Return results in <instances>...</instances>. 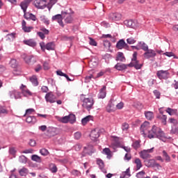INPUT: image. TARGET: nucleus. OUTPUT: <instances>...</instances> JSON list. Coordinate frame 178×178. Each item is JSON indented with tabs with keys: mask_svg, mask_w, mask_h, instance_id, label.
<instances>
[{
	"mask_svg": "<svg viewBox=\"0 0 178 178\" xmlns=\"http://www.w3.org/2000/svg\"><path fill=\"white\" fill-rule=\"evenodd\" d=\"M135 163L136 164L137 170H140V169L143 168V164L141 163V160L140 159H136Z\"/></svg>",
	"mask_w": 178,
	"mask_h": 178,
	"instance_id": "obj_40",
	"label": "nucleus"
},
{
	"mask_svg": "<svg viewBox=\"0 0 178 178\" xmlns=\"http://www.w3.org/2000/svg\"><path fill=\"white\" fill-rule=\"evenodd\" d=\"M84 152H85V154H88V155H90V154H92V152H94V151L92 149V146L88 145V147H85Z\"/></svg>",
	"mask_w": 178,
	"mask_h": 178,
	"instance_id": "obj_35",
	"label": "nucleus"
},
{
	"mask_svg": "<svg viewBox=\"0 0 178 178\" xmlns=\"http://www.w3.org/2000/svg\"><path fill=\"white\" fill-rule=\"evenodd\" d=\"M20 176H27L29 174V170L26 168H22L19 170Z\"/></svg>",
	"mask_w": 178,
	"mask_h": 178,
	"instance_id": "obj_38",
	"label": "nucleus"
},
{
	"mask_svg": "<svg viewBox=\"0 0 178 178\" xmlns=\"http://www.w3.org/2000/svg\"><path fill=\"white\" fill-rule=\"evenodd\" d=\"M2 115H8V110L3 107L0 106V116H2Z\"/></svg>",
	"mask_w": 178,
	"mask_h": 178,
	"instance_id": "obj_56",
	"label": "nucleus"
},
{
	"mask_svg": "<svg viewBox=\"0 0 178 178\" xmlns=\"http://www.w3.org/2000/svg\"><path fill=\"white\" fill-rule=\"evenodd\" d=\"M140 49H143V51H148V44H145L144 42H138Z\"/></svg>",
	"mask_w": 178,
	"mask_h": 178,
	"instance_id": "obj_31",
	"label": "nucleus"
},
{
	"mask_svg": "<svg viewBox=\"0 0 178 178\" xmlns=\"http://www.w3.org/2000/svg\"><path fill=\"white\" fill-rule=\"evenodd\" d=\"M97 164L99 165V167L100 168V169H104L105 166L104 164V161L102 159H97Z\"/></svg>",
	"mask_w": 178,
	"mask_h": 178,
	"instance_id": "obj_51",
	"label": "nucleus"
},
{
	"mask_svg": "<svg viewBox=\"0 0 178 178\" xmlns=\"http://www.w3.org/2000/svg\"><path fill=\"white\" fill-rule=\"evenodd\" d=\"M149 128V122L145 121L140 126V131L142 134H145V130H148Z\"/></svg>",
	"mask_w": 178,
	"mask_h": 178,
	"instance_id": "obj_19",
	"label": "nucleus"
},
{
	"mask_svg": "<svg viewBox=\"0 0 178 178\" xmlns=\"http://www.w3.org/2000/svg\"><path fill=\"white\" fill-rule=\"evenodd\" d=\"M154 152V147L148 149H144L140 152V156L142 159H148L151 158V153Z\"/></svg>",
	"mask_w": 178,
	"mask_h": 178,
	"instance_id": "obj_7",
	"label": "nucleus"
},
{
	"mask_svg": "<svg viewBox=\"0 0 178 178\" xmlns=\"http://www.w3.org/2000/svg\"><path fill=\"white\" fill-rule=\"evenodd\" d=\"M135 67L136 70H138L139 69H141L143 67V65L140 64L138 60H137V52L134 51L133 54V58L131 59V63H130L128 65L126 64H121V63H117L115 65V68L117 70H125V69H127V67Z\"/></svg>",
	"mask_w": 178,
	"mask_h": 178,
	"instance_id": "obj_1",
	"label": "nucleus"
},
{
	"mask_svg": "<svg viewBox=\"0 0 178 178\" xmlns=\"http://www.w3.org/2000/svg\"><path fill=\"white\" fill-rule=\"evenodd\" d=\"M116 48L118 49H129V44L123 39H121L117 42Z\"/></svg>",
	"mask_w": 178,
	"mask_h": 178,
	"instance_id": "obj_12",
	"label": "nucleus"
},
{
	"mask_svg": "<svg viewBox=\"0 0 178 178\" xmlns=\"http://www.w3.org/2000/svg\"><path fill=\"white\" fill-rule=\"evenodd\" d=\"M124 24L127 26V27H129L130 29H135L136 22L131 19H127L124 22Z\"/></svg>",
	"mask_w": 178,
	"mask_h": 178,
	"instance_id": "obj_22",
	"label": "nucleus"
},
{
	"mask_svg": "<svg viewBox=\"0 0 178 178\" xmlns=\"http://www.w3.org/2000/svg\"><path fill=\"white\" fill-rule=\"evenodd\" d=\"M104 154L107 156L108 159H111L112 158V152L109 148H104L103 149Z\"/></svg>",
	"mask_w": 178,
	"mask_h": 178,
	"instance_id": "obj_33",
	"label": "nucleus"
},
{
	"mask_svg": "<svg viewBox=\"0 0 178 178\" xmlns=\"http://www.w3.org/2000/svg\"><path fill=\"white\" fill-rule=\"evenodd\" d=\"M46 49L47 51H54L55 49V43L54 42H49L46 44Z\"/></svg>",
	"mask_w": 178,
	"mask_h": 178,
	"instance_id": "obj_36",
	"label": "nucleus"
},
{
	"mask_svg": "<svg viewBox=\"0 0 178 178\" xmlns=\"http://www.w3.org/2000/svg\"><path fill=\"white\" fill-rule=\"evenodd\" d=\"M104 46L105 48H111V42L109 40H106L104 41Z\"/></svg>",
	"mask_w": 178,
	"mask_h": 178,
	"instance_id": "obj_60",
	"label": "nucleus"
},
{
	"mask_svg": "<svg viewBox=\"0 0 178 178\" xmlns=\"http://www.w3.org/2000/svg\"><path fill=\"white\" fill-rule=\"evenodd\" d=\"M26 122L29 124H35V123H37V118H35L34 116H27Z\"/></svg>",
	"mask_w": 178,
	"mask_h": 178,
	"instance_id": "obj_25",
	"label": "nucleus"
},
{
	"mask_svg": "<svg viewBox=\"0 0 178 178\" xmlns=\"http://www.w3.org/2000/svg\"><path fill=\"white\" fill-rule=\"evenodd\" d=\"M106 97V86H103L98 94V98L104 99Z\"/></svg>",
	"mask_w": 178,
	"mask_h": 178,
	"instance_id": "obj_21",
	"label": "nucleus"
},
{
	"mask_svg": "<svg viewBox=\"0 0 178 178\" xmlns=\"http://www.w3.org/2000/svg\"><path fill=\"white\" fill-rule=\"evenodd\" d=\"M116 60H119L120 62H124L126 60V58H124V55L122 52L118 53Z\"/></svg>",
	"mask_w": 178,
	"mask_h": 178,
	"instance_id": "obj_30",
	"label": "nucleus"
},
{
	"mask_svg": "<svg viewBox=\"0 0 178 178\" xmlns=\"http://www.w3.org/2000/svg\"><path fill=\"white\" fill-rule=\"evenodd\" d=\"M108 19L112 22H119V20H122V14L119 13H110L108 16Z\"/></svg>",
	"mask_w": 178,
	"mask_h": 178,
	"instance_id": "obj_10",
	"label": "nucleus"
},
{
	"mask_svg": "<svg viewBox=\"0 0 178 178\" xmlns=\"http://www.w3.org/2000/svg\"><path fill=\"white\" fill-rule=\"evenodd\" d=\"M9 154L10 155H13V156L15 158V156H16V149H15V147H10L9 149Z\"/></svg>",
	"mask_w": 178,
	"mask_h": 178,
	"instance_id": "obj_57",
	"label": "nucleus"
},
{
	"mask_svg": "<svg viewBox=\"0 0 178 178\" xmlns=\"http://www.w3.org/2000/svg\"><path fill=\"white\" fill-rule=\"evenodd\" d=\"M30 81L31 83H32L33 86H34L35 87H37V86H38V79H37V76H32L30 78Z\"/></svg>",
	"mask_w": 178,
	"mask_h": 178,
	"instance_id": "obj_34",
	"label": "nucleus"
},
{
	"mask_svg": "<svg viewBox=\"0 0 178 178\" xmlns=\"http://www.w3.org/2000/svg\"><path fill=\"white\" fill-rule=\"evenodd\" d=\"M29 3L26 1V0H24V1H22L20 4V6L24 14L26 13V11L27 10V8H29Z\"/></svg>",
	"mask_w": 178,
	"mask_h": 178,
	"instance_id": "obj_28",
	"label": "nucleus"
},
{
	"mask_svg": "<svg viewBox=\"0 0 178 178\" xmlns=\"http://www.w3.org/2000/svg\"><path fill=\"white\" fill-rule=\"evenodd\" d=\"M68 122L71 123V124H73V123L76 122V115H74V114H70L68 115Z\"/></svg>",
	"mask_w": 178,
	"mask_h": 178,
	"instance_id": "obj_41",
	"label": "nucleus"
},
{
	"mask_svg": "<svg viewBox=\"0 0 178 178\" xmlns=\"http://www.w3.org/2000/svg\"><path fill=\"white\" fill-rule=\"evenodd\" d=\"M15 35H16V33H8L6 36V41H13V40H15Z\"/></svg>",
	"mask_w": 178,
	"mask_h": 178,
	"instance_id": "obj_37",
	"label": "nucleus"
},
{
	"mask_svg": "<svg viewBox=\"0 0 178 178\" xmlns=\"http://www.w3.org/2000/svg\"><path fill=\"white\" fill-rule=\"evenodd\" d=\"M131 177V174L130 173V168H127L126 171H123L120 174V178H129Z\"/></svg>",
	"mask_w": 178,
	"mask_h": 178,
	"instance_id": "obj_24",
	"label": "nucleus"
},
{
	"mask_svg": "<svg viewBox=\"0 0 178 178\" xmlns=\"http://www.w3.org/2000/svg\"><path fill=\"white\" fill-rule=\"evenodd\" d=\"M145 116L147 120L154 119V113L152 111H145Z\"/></svg>",
	"mask_w": 178,
	"mask_h": 178,
	"instance_id": "obj_29",
	"label": "nucleus"
},
{
	"mask_svg": "<svg viewBox=\"0 0 178 178\" xmlns=\"http://www.w3.org/2000/svg\"><path fill=\"white\" fill-rule=\"evenodd\" d=\"M104 133H105L104 128L96 127L91 130L92 134H104Z\"/></svg>",
	"mask_w": 178,
	"mask_h": 178,
	"instance_id": "obj_23",
	"label": "nucleus"
},
{
	"mask_svg": "<svg viewBox=\"0 0 178 178\" xmlns=\"http://www.w3.org/2000/svg\"><path fill=\"white\" fill-rule=\"evenodd\" d=\"M163 156H164V158H165V161L167 162H170V156H169V155L168 154V152H166V151H165V150L163 151Z\"/></svg>",
	"mask_w": 178,
	"mask_h": 178,
	"instance_id": "obj_53",
	"label": "nucleus"
},
{
	"mask_svg": "<svg viewBox=\"0 0 178 178\" xmlns=\"http://www.w3.org/2000/svg\"><path fill=\"white\" fill-rule=\"evenodd\" d=\"M81 99L83 102V108H85L87 111H91V109H92V106L94 105V99H92V98H86L84 97V95H81Z\"/></svg>",
	"mask_w": 178,
	"mask_h": 178,
	"instance_id": "obj_2",
	"label": "nucleus"
},
{
	"mask_svg": "<svg viewBox=\"0 0 178 178\" xmlns=\"http://www.w3.org/2000/svg\"><path fill=\"white\" fill-rule=\"evenodd\" d=\"M34 112H35V110L34 108H28L26 110V113L24 116H29V115H33Z\"/></svg>",
	"mask_w": 178,
	"mask_h": 178,
	"instance_id": "obj_44",
	"label": "nucleus"
},
{
	"mask_svg": "<svg viewBox=\"0 0 178 178\" xmlns=\"http://www.w3.org/2000/svg\"><path fill=\"white\" fill-rule=\"evenodd\" d=\"M19 162H20V163H27V157L24 155L20 156L19 157Z\"/></svg>",
	"mask_w": 178,
	"mask_h": 178,
	"instance_id": "obj_45",
	"label": "nucleus"
},
{
	"mask_svg": "<svg viewBox=\"0 0 178 178\" xmlns=\"http://www.w3.org/2000/svg\"><path fill=\"white\" fill-rule=\"evenodd\" d=\"M50 170L52 173H56L58 172V168L55 164H51Z\"/></svg>",
	"mask_w": 178,
	"mask_h": 178,
	"instance_id": "obj_48",
	"label": "nucleus"
},
{
	"mask_svg": "<svg viewBox=\"0 0 178 178\" xmlns=\"http://www.w3.org/2000/svg\"><path fill=\"white\" fill-rule=\"evenodd\" d=\"M122 131H127V130H129V124H127V122L122 123Z\"/></svg>",
	"mask_w": 178,
	"mask_h": 178,
	"instance_id": "obj_54",
	"label": "nucleus"
},
{
	"mask_svg": "<svg viewBox=\"0 0 178 178\" xmlns=\"http://www.w3.org/2000/svg\"><path fill=\"white\" fill-rule=\"evenodd\" d=\"M10 65L13 69H16V67H17V66L19 65L16 59H11L10 61Z\"/></svg>",
	"mask_w": 178,
	"mask_h": 178,
	"instance_id": "obj_43",
	"label": "nucleus"
},
{
	"mask_svg": "<svg viewBox=\"0 0 178 178\" xmlns=\"http://www.w3.org/2000/svg\"><path fill=\"white\" fill-rule=\"evenodd\" d=\"M90 42L89 44L90 45H92L93 47H97V42L93 40L92 38H89Z\"/></svg>",
	"mask_w": 178,
	"mask_h": 178,
	"instance_id": "obj_62",
	"label": "nucleus"
},
{
	"mask_svg": "<svg viewBox=\"0 0 178 178\" xmlns=\"http://www.w3.org/2000/svg\"><path fill=\"white\" fill-rule=\"evenodd\" d=\"M156 76L159 79V80H168V78L169 77V76H170V74L168 70H161L157 71Z\"/></svg>",
	"mask_w": 178,
	"mask_h": 178,
	"instance_id": "obj_5",
	"label": "nucleus"
},
{
	"mask_svg": "<svg viewBox=\"0 0 178 178\" xmlns=\"http://www.w3.org/2000/svg\"><path fill=\"white\" fill-rule=\"evenodd\" d=\"M140 143H141V140H136L135 142H134L132 144L133 148L136 150L138 149V148L141 147Z\"/></svg>",
	"mask_w": 178,
	"mask_h": 178,
	"instance_id": "obj_39",
	"label": "nucleus"
},
{
	"mask_svg": "<svg viewBox=\"0 0 178 178\" xmlns=\"http://www.w3.org/2000/svg\"><path fill=\"white\" fill-rule=\"evenodd\" d=\"M127 44H129L130 45L133 44H136V40L134 38H129L127 39Z\"/></svg>",
	"mask_w": 178,
	"mask_h": 178,
	"instance_id": "obj_55",
	"label": "nucleus"
},
{
	"mask_svg": "<svg viewBox=\"0 0 178 178\" xmlns=\"http://www.w3.org/2000/svg\"><path fill=\"white\" fill-rule=\"evenodd\" d=\"M22 94L24 95V97H31L33 95V93L27 88V87L23 84H22L20 87Z\"/></svg>",
	"mask_w": 178,
	"mask_h": 178,
	"instance_id": "obj_14",
	"label": "nucleus"
},
{
	"mask_svg": "<svg viewBox=\"0 0 178 178\" xmlns=\"http://www.w3.org/2000/svg\"><path fill=\"white\" fill-rule=\"evenodd\" d=\"M166 112L168 114H169L170 116H172L176 113V110L170 108H168L166 110Z\"/></svg>",
	"mask_w": 178,
	"mask_h": 178,
	"instance_id": "obj_49",
	"label": "nucleus"
},
{
	"mask_svg": "<svg viewBox=\"0 0 178 178\" xmlns=\"http://www.w3.org/2000/svg\"><path fill=\"white\" fill-rule=\"evenodd\" d=\"M63 17L65 19V23L67 24H70L72 22H73V17H72V15L70 13H67L65 12H62Z\"/></svg>",
	"mask_w": 178,
	"mask_h": 178,
	"instance_id": "obj_13",
	"label": "nucleus"
},
{
	"mask_svg": "<svg viewBox=\"0 0 178 178\" xmlns=\"http://www.w3.org/2000/svg\"><path fill=\"white\" fill-rule=\"evenodd\" d=\"M111 141L112 143L110 145V148H113V149H116L118 147H120V144L123 143V139L122 138L113 136H111Z\"/></svg>",
	"mask_w": 178,
	"mask_h": 178,
	"instance_id": "obj_3",
	"label": "nucleus"
},
{
	"mask_svg": "<svg viewBox=\"0 0 178 178\" xmlns=\"http://www.w3.org/2000/svg\"><path fill=\"white\" fill-rule=\"evenodd\" d=\"M93 118L92 115H88L85 118H83L81 120V123L83 124V126H86V124H87V123H88V122L92 120Z\"/></svg>",
	"mask_w": 178,
	"mask_h": 178,
	"instance_id": "obj_27",
	"label": "nucleus"
},
{
	"mask_svg": "<svg viewBox=\"0 0 178 178\" xmlns=\"http://www.w3.org/2000/svg\"><path fill=\"white\" fill-rule=\"evenodd\" d=\"M24 59L28 65H34V63L37 62V59H35L33 56H27L24 58Z\"/></svg>",
	"mask_w": 178,
	"mask_h": 178,
	"instance_id": "obj_16",
	"label": "nucleus"
},
{
	"mask_svg": "<svg viewBox=\"0 0 178 178\" xmlns=\"http://www.w3.org/2000/svg\"><path fill=\"white\" fill-rule=\"evenodd\" d=\"M24 44H25V45H29V47H32V48L37 47V42L33 39L24 40Z\"/></svg>",
	"mask_w": 178,
	"mask_h": 178,
	"instance_id": "obj_20",
	"label": "nucleus"
},
{
	"mask_svg": "<svg viewBox=\"0 0 178 178\" xmlns=\"http://www.w3.org/2000/svg\"><path fill=\"white\" fill-rule=\"evenodd\" d=\"M62 123H68L69 122V115H66L65 117H63L61 119Z\"/></svg>",
	"mask_w": 178,
	"mask_h": 178,
	"instance_id": "obj_63",
	"label": "nucleus"
},
{
	"mask_svg": "<svg viewBox=\"0 0 178 178\" xmlns=\"http://www.w3.org/2000/svg\"><path fill=\"white\" fill-rule=\"evenodd\" d=\"M63 15L61 14H58L52 17L51 20L53 22H58V24L61 26V27H65V24H63Z\"/></svg>",
	"mask_w": 178,
	"mask_h": 178,
	"instance_id": "obj_11",
	"label": "nucleus"
},
{
	"mask_svg": "<svg viewBox=\"0 0 178 178\" xmlns=\"http://www.w3.org/2000/svg\"><path fill=\"white\" fill-rule=\"evenodd\" d=\"M145 175V171L142 170V171H140V172L136 173V177L137 178H144V177H144Z\"/></svg>",
	"mask_w": 178,
	"mask_h": 178,
	"instance_id": "obj_50",
	"label": "nucleus"
},
{
	"mask_svg": "<svg viewBox=\"0 0 178 178\" xmlns=\"http://www.w3.org/2000/svg\"><path fill=\"white\" fill-rule=\"evenodd\" d=\"M162 133H163L162 129L155 125H154L152 129L149 131V134H162Z\"/></svg>",
	"mask_w": 178,
	"mask_h": 178,
	"instance_id": "obj_17",
	"label": "nucleus"
},
{
	"mask_svg": "<svg viewBox=\"0 0 178 178\" xmlns=\"http://www.w3.org/2000/svg\"><path fill=\"white\" fill-rule=\"evenodd\" d=\"M31 160L33 161L34 162H37L38 163H41V162L42 161L41 157L36 154H33L31 156Z\"/></svg>",
	"mask_w": 178,
	"mask_h": 178,
	"instance_id": "obj_32",
	"label": "nucleus"
},
{
	"mask_svg": "<svg viewBox=\"0 0 178 178\" xmlns=\"http://www.w3.org/2000/svg\"><path fill=\"white\" fill-rule=\"evenodd\" d=\"M9 95L10 98H15V99H19L21 97L20 92H18L16 90H13L9 92Z\"/></svg>",
	"mask_w": 178,
	"mask_h": 178,
	"instance_id": "obj_18",
	"label": "nucleus"
},
{
	"mask_svg": "<svg viewBox=\"0 0 178 178\" xmlns=\"http://www.w3.org/2000/svg\"><path fill=\"white\" fill-rule=\"evenodd\" d=\"M22 30H24V31L25 33H30V31H31V30H33V26H24Z\"/></svg>",
	"mask_w": 178,
	"mask_h": 178,
	"instance_id": "obj_58",
	"label": "nucleus"
},
{
	"mask_svg": "<svg viewBox=\"0 0 178 178\" xmlns=\"http://www.w3.org/2000/svg\"><path fill=\"white\" fill-rule=\"evenodd\" d=\"M91 79H95V76L92 74H90L85 78V83H90L91 81Z\"/></svg>",
	"mask_w": 178,
	"mask_h": 178,
	"instance_id": "obj_46",
	"label": "nucleus"
},
{
	"mask_svg": "<svg viewBox=\"0 0 178 178\" xmlns=\"http://www.w3.org/2000/svg\"><path fill=\"white\" fill-rule=\"evenodd\" d=\"M113 106H115V104H113V103H112V101H110L108 106H106V111L108 113L112 112V111H113Z\"/></svg>",
	"mask_w": 178,
	"mask_h": 178,
	"instance_id": "obj_42",
	"label": "nucleus"
},
{
	"mask_svg": "<svg viewBox=\"0 0 178 178\" xmlns=\"http://www.w3.org/2000/svg\"><path fill=\"white\" fill-rule=\"evenodd\" d=\"M24 17L27 19H30L33 22H35V20H37V17H35V15H33L32 13H26L25 14H24Z\"/></svg>",
	"mask_w": 178,
	"mask_h": 178,
	"instance_id": "obj_26",
	"label": "nucleus"
},
{
	"mask_svg": "<svg viewBox=\"0 0 178 178\" xmlns=\"http://www.w3.org/2000/svg\"><path fill=\"white\" fill-rule=\"evenodd\" d=\"M143 56H144V58H145V59L155 58V56H156V52L154 49H147V50H146L145 51V53L143 54Z\"/></svg>",
	"mask_w": 178,
	"mask_h": 178,
	"instance_id": "obj_9",
	"label": "nucleus"
},
{
	"mask_svg": "<svg viewBox=\"0 0 178 178\" xmlns=\"http://www.w3.org/2000/svg\"><path fill=\"white\" fill-rule=\"evenodd\" d=\"M89 137L92 141H98V138H99V135L98 134H91L89 135Z\"/></svg>",
	"mask_w": 178,
	"mask_h": 178,
	"instance_id": "obj_47",
	"label": "nucleus"
},
{
	"mask_svg": "<svg viewBox=\"0 0 178 178\" xmlns=\"http://www.w3.org/2000/svg\"><path fill=\"white\" fill-rule=\"evenodd\" d=\"M40 152L41 155H43V156H47V155H48V154H49V152H48V149H47L45 148L40 149Z\"/></svg>",
	"mask_w": 178,
	"mask_h": 178,
	"instance_id": "obj_52",
	"label": "nucleus"
},
{
	"mask_svg": "<svg viewBox=\"0 0 178 178\" xmlns=\"http://www.w3.org/2000/svg\"><path fill=\"white\" fill-rule=\"evenodd\" d=\"M147 138L150 140L152 138H159V140H161L163 143H166L168 140H170V136H166L164 134H148Z\"/></svg>",
	"mask_w": 178,
	"mask_h": 178,
	"instance_id": "obj_4",
	"label": "nucleus"
},
{
	"mask_svg": "<svg viewBox=\"0 0 178 178\" xmlns=\"http://www.w3.org/2000/svg\"><path fill=\"white\" fill-rule=\"evenodd\" d=\"M44 99L46 102H49V104H55L56 102V96L52 92H47L44 96Z\"/></svg>",
	"mask_w": 178,
	"mask_h": 178,
	"instance_id": "obj_8",
	"label": "nucleus"
},
{
	"mask_svg": "<svg viewBox=\"0 0 178 178\" xmlns=\"http://www.w3.org/2000/svg\"><path fill=\"white\" fill-rule=\"evenodd\" d=\"M159 118L161 120H162V123H163V124H166V119H168V117H166L165 115H160Z\"/></svg>",
	"mask_w": 178,
	"mask_h": 178,
	"instance_id": "obj_61",
	"label": "nucleus"
},
{
	"mask_svg": "<svg viewBox=\"0 0 178 178\" xmlns=\"http://www.w3.org/2000/svg\"><path fill=\"white\" fill-rule=\"evenodd\" d=\"M72 175H73L74 176H80V171L77 170H72L71 171Z\"/></svg>",
	"mask_w": 178,
	"mask_h": 178,
	"instance_id": "obj_64",
	"label": "nucleus"
},
{
	"mask_svg": "<svg viewBox=\"0 0 178 178\" xmlns=\"http://www.w3.org/2000/svg\"><path fill=\"white\" fill-rule=\"evenodd\" d=\"M48 0H34L33 5L37 9H45Z\"/></svg>",
	"mask_w": 178,
	"mask_h": 178,
	"instance_id": "obj_6",
	"label": "nucleus"
},
{
	"mask_svg": "<svg viewBox=\"0 0 178 178\" xmlns=\"http://www.w3.org/2000/svg\"><path fill=\"white\" fill-rule=\"evenodd\" d=\"M145 165L147 168H154V166H159V164L156 163L155 159L145 160Z\"/></svg>",
	"mask_w": 178,
	"mask_h": 178,
	"instance_id": "obj_15",
	"label": "nucleus"
},
{
	"mask_svg": "<svg viewBox=\"0 0 178 178\" xmlns=\"http://www.w3.org/2000/svg\"><path fill=\"white\" fill-rule=\"evenodd\" d=\"M136 108H137V109H138L139 111H141L143 109V108H144V106L143 105V104L138 102L135 104Z\"/></svg>",
	"mask_w": 178,
	"mask_h": 178,
	"instance_id": "obj_59",
	"label": "nucleus"
}]
</instances>
